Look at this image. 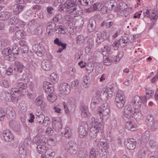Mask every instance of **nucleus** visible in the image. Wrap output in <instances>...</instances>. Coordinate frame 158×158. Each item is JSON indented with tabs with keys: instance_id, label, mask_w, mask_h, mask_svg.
Listing matches in <instances>:
<instances>
[{
	"instance_id": "1",
	"label": "nucleus",
	"mask_w": 158,
	"mask_h": 158,
	"mask_svg": "<svg viewBox=\"0 0 158 158\" xmlns=\"http://www.w3.org/2000/svg\"><path fill=\"white\" fill-rule=\"evenodd\" d=\"M6 113L9 120V126L15 132L19 133L21 131L20 124L15 121L14 120L16 118V113L11 107L8 106L6 109Z\"/></svg>"
},
{
	"instance_id": "2",
	"label": "nucleus",
	"mask_w": 158,
	"mask_h": 158,
	"mask_svg": "<svg viewBox=\"0 0 158 158\" xmlns=\"http://www.w3.org/2000/svg\"><path fill=\"white\" fill-rule=\"evenodd\" d=\"M90 122V124L91 127L89 130V136L91 138H95L96 137L98 132H102L103 125L94 117L91 118Z\"/></svg>"
},
{
	"instance_id": "3",
	"label": "nucleus",
	"mask_w": 158,
	"mask_h": 158,
	"mask_svg": "<svg viewBox=\"0 0 158 158\" xmlns=\"http://www.w3.org/2000/svg\"><path fill=\"white\" fill-rule=\"evenodd\" d=\"M79 3L78 0H68L64 3L66 7L68 9L67 10V13L75 17L76 15H80L82 13V10L79 6L77 5Z\"/></svg>"
},
{
	"instance_id": "4",
	"label": "nucleus",
	"mask_w": 158,
	"mask_h": 158,
	"mask_svg": "<svg viewBox=\"0 0 158 158\" xmlns=\"http://www.w3.org/2000/svg\"><path fill=\"white\" fill-rule=\"evenodd\" d=\"M16 90L12 88L9 92L5 91L3 93V96L5 101L11 102L16 104L18 102V95L16 93Z\"/></svg>"
},
{
	"instance_id": "5",
	"label": "nucleus",
	"mask_w": 158,
	"mask_h": 158,
	"mask_svg": "<svg viewBox=\"0 0 158 158\" xmlns=\"http://www.w3.org/2000/svg\"><path fill=\"white\" fill-rule=\"evenodd\" d=\"M64 149L69 155L73 156L77 153L78 146L75 141L70 140L65 145Z\"/></svg>"
},
{
	"instance_id": "6",
	"label": "nucleus",
	"mask_w": 158,
	"mask_h": 158,
	"mask_svg": "<svg viewBox=\"0 0 158 158\" xmlns=\"http://www.w3.org/2000/svg\"><path fill=\"white\" fill-rule=\"evenodd\" d=\"M144 17H147L150 20L156 21L158 18V13L156 9H145L143 11Z\"/></svg>"
},
{
	"instance_id": "7",
	"label": "nucleus",
	"mask_w": 158,
	"mask_h": 158,
	"mask_svg": "<svg viewBox=\"0 0 158 158\" xmlns=\"http://www.w3.org/2000/svg\"><path fill=\"white\" fill-rule=\"evenodd\" d=\"M52 127L56 131H60L62 128L61 121L59 118H54L52 119Z\"/></svg>"
},
{
	"instance_id": "8",
	"label": "nucleus",
	"mask_w": 158,
	"mask_h": 158,
	"mask_svg": "<svg viewBox=\"0 0 158 158\" xmlns=\"http://www.w3.org/2000/svg\"><path fill=\"white\" fill-rule=\"evenodd\" d=\"M143 97L141 98L138 96H135L134 98V99L131 102V104L134 109H139L141 106L142 102L143 104L146 103H143Z\"/></svg>"
},
{
	"instance_id": "9",
	"label": "nucleus",
	"mask_w": 158,
	"mask_h": 158,
	"mask_svg": "<svg viewBox=\"0 0 158 158\" xmlns=\"http://www.w3.org/2000/svg\"><path fill=\"white\" fill-rule=\"evenodd\" d=\"M98 112L100 114V119H102L103 116L108 115L110 112V110L108 103H105L103 104L98 110Z\"/></svg>"
},
{
	"instance_id": "10",
	"label": "nucleus",
	"mask_w": 158,
	"mask_h": 158,
	"mask_svg": "<svg viewBox=\"0 0 158 158\" xmlns=\"http://www.w3.org/2000/svg\"><path fill=\"white\" fill-rule=\"evenodd\" d=\"M18 88H14L16 91V93L17 94H18V95H24L25 93L26 92L25 90L27 88V84L26 83L23 82H20L18 84Z\"/></svg>"
},
{
	"instance_id": "11",
	"label": "nucleus",
	"mask_w": 158,
	"mask_h": 158,
	"mask_svg": "<svg viewBox=\"0 0 158 158\" xmlns=\"http://www.w3.org/2000/svg\"><path fill=\"white\" fill-rule=\"evenodd\" d=\"M44 99L43 96L41 95L37 97L34 102L35 105L38 106H40L42 110H44L46 106V103L44 102Z\"/></svg>"
},
{
	"instance_id": "12",
	"label": "nucleus",
	"mask_w": 158,
	"mask_h": 158,
	"mask_svg": "<svg viewBox=\"0 0 158 158\" xmlns=\"http://www.w3.org/2000/svg\"><path fill=\"white\" fill-rule=\"evenodd\" d=\"M88 126L86 124L80 126L78 128V131L79 136L82 138L88 134Z\"/></svg>"
},
{
	"instance_id": "13",
	"label": "nucleus",
	"mask_w": 158,
	"mask_h": 158,
	"mask_svg": "<svg viewBox=\"0 0 158 158\" xmlns=\"http://www.w3.org/2000/svg\"><path fill=\"white\" fill-rule=\"evenodd\" d=\"M71 87L69 85L66 83L61 84L60 85L59 90L63 94H68L70 91Z\"/></svg>"
},
{
	"instance_id": "14",
	"label": "nucleus",
	"mask_w": 158,
	"mask_h": 158,
	"mask_svg": "<svg viewBox=\"0 0 158 158\" xmlns=\"http://www.w3.org/2000/svg\"><path fill=\"white\" fill-rule=\"evenodd\" d=\"M104 9V5L102 3H97L94 4L91 6L90 7L87 9L86 11L90 13L94 10L99 11L101 10L102 12V10Z\"/></svg>"
},
{
	"instance_id": "15",
	"label": "nucleus",
	"mask_w": 158,
	"mask_h": 158,
	"mask_svg": "<svg viewBox=\"0 0 158 158\" xmlns=\"http://www.w3.org/2000/svg\"><path fill=\"white\" fill-rule=\"evenodd\" d=\"M3 135L5 140L6 142H11L14 140V137L12 133L8 129L3 131Z\"/></svg>"
},
{
	"instance_id": "16",
	"label": "nucleus",
	"mask_w": 158,
	"mask_h": 158,
	"mask_svg": "<svg viewBox=\"0 0 158 158\" xmlns=\"http://www.w3.org/2000/svg\"><path fill=\"white\" fill-rule=\"evenodd\" d=\"M43 88L45 92L48 94L54 93V89L51 84L47 81L44 83Z\"/></svg>"
},
{
	"instance_id": "17",
	"label": "nucleus",
	"mask_w": 158,
	"mask_h": 158,
	"mask_svg": "<svg viewBox=\"0 0 158 158\" xmlns=\"http://www.w3.org/2000/svg\"><path fill=\"white\" fill-rule=\"evenodd\" d=\"M107 33L104 31L99 32L96 37V43L99 44L102 42L104 40L107 38Z\"/></svg>"
},
{
	"instance_id": "18",
	"label": "nucleus",
	"mask_w": 158,
	"mask_h": 158,
	"mask_svg": "<svg viewBox=\"0 0 158 158\" xmlns=\"http://www.w3.org/2000/svg\"><path fill=\"white\" fill-rule=\"evenodd\" d=\"M32 49L35 53L38 56H41L43 55L44 48L40 44H35L32 47Z\"/></svg>"
},
{
	"instance_id": "19",
	"label": "nucleus",
	"mask_w": 158,
	"mask_h": 158,
	"mask_svg": "<svg viewBox=\"0 0 158 158\" xmlns=\"http://www.w3.org/2000/svg\"><path fill=\"white\" fill-rule=\"evenodd\" d=\"M32 49L35 53L38 56H41L43 55L44 48L40 44H35L32 47Z\"/></svg>"
},
{
	"instance_id": "20",
	"label": "nucleus",
	"mask_w": 158,
	"mask_h": 158,
	"mask_svg": "<svg viewBox=\"0 0 158 158\" xmlns=\"http://www.w3.org/2000/svg\"><path fill=\"white\" fill-rule=\"evenodd\" d=\"M133 113L134 111H133L131 106L127 105L125 106L124 109V114L126 117L130 118L133 115Z\"/></svg>"
},
{
	"instance_id": "21",
	"label": "nucleus",
	"mask_w": 158,
	"mask_h": 158,
	"mask_svg": "<svg viewBox=\"0 0 158 158\" xmlns=\"http://www.w3.org/2000/svg\"><path fill=\"white\" fill-rule=\"evenodd\" d=\"M96 26L95 20L93 19H89L87 24V29L89 32H93L95 29Z\"/></svg>"
},
{
	"instance_id": "22",
	"label": "nucleus",
	"mask_w": 158,
	"mask_h": 158,
	"mask_svg": "<svg viewBox=\"0 0 158 158\" xmlns=\"http://www.w3.org/2000/svg\"><path fill=\"white\" fill-rule=\"evenodd\" d=\"M56 25L53 22H48L47 24L46 31L48 35L51 34V33L53 31H55L56 28Z\"/></svg>"
},
{
	"instance_id": "23",
	"label": "nucleus",
	"mask_w": 158,
	"mask_h": 158,
	"mask_svg": "<svg viewBox=\"0 0 158 158\" xmlns=\"http://www.w3.org/2000/svg\"><path fill=\"white\" fill-rule=\"evenodd\" d=\"M2 52L3 55H5L8 56V59L10 61H13L14 60L15 57L11 56V50L9 48H7L3 49Z\"/></svg>"
},
{
	"instance_id": "24",
	"label": "nucleus",
	"mask_w": 158,
	"mask_h": 158,
	"mask_svg": "<svg viewBox=\"0 0 158 158\" xmlns=\"http://www.w3.org/2000/svg\"><path fill=\"white\" fill-rule=\"evenodd\" d=\"M27 150L26 146L24 144H20L19 147V155L20 157L24 158L27 154Z\"/></svg>"
},
{
	"instance_id": "25",
	"label": "nucleus",
	"mask_w": 158,
	"mask_h": 158,
	"mask_svg": "<svg viewBox=\"0 0 158 158\" xmlns=\"http://www.w3.org/2000/svg\"><path fill=\"white\" fill-rule=\"evenodd\" d=\"M136 145L135 140L133 139H128L126 144L127 148L130 150H134L135 147Z\"/></svg>"
},
{
	"instance_id": "26",
	"label": "nucleus",
	"mask_w": 158,
	"mask_h": 158,
	"mask_svg": "<svg viewBox=\"0 0 158 158\" xmlns=\"http://www.w3.org/2000/svg\"><path fill=\"white\" fill-rule=\"evenodd\" d=\"M101 140V139L100 140V145L98 143H97V147L101 150H102L106 151L109 147V144L106 140H104L103 141Z\"/></svg>"
},
{
	"instance_id": "27",
	"label": "nucleus",
	"mask_w": 158,
	"mask_h": 158,
	"mask_svg": "<svg viewBox=\"0 0 158 158\" xmlns=\"http://www.w3.org/2000/svg\"><path fill=\"white\" fill-rule=\"evenodd\" d=\"M134 113H133L132 117L136 120L139 121L143 118V115L139 109H134Z\"/></svg>"
},
{
	"instance_id": "28",
	"label": "nucleus",
	"mask_w": 158,
	"mask_h": 158,
	"mask_svg": "<svg viewBox=\"0 0 158 158\" xmlns=\"http://www.w3.org/2000/svg\"><path fill=\"white\" fill-rule=\"evenodd\" d=\"M42 68L45 70L48 71L50 70L52 67V64L49 61H43L41 64Z\"/></svg>"
},
{
	"instance_id": "29",
	"label": "nucleus",
	"mask_w": 158,
	"mask_h": 158,
	"mask_svg": "<svg viewBox=\"0 0 158 158\" xmlns=\"http://www.w3.org/2000/svg\"><path fill=\"white\" fill-rule=\"evenodd\" d=\"M24 66L20 62L16 61L15 62V67L14 70L18 73H21Z\"/></svg>"
},
{
	"instance_id": "30",
	"label": "nucleus",
	"mask_w": 158,
	"mask_h": 158,
	"mask_svg": "<svg viewBox=\"0 0 158 158\" xmlns=\"http://www.w3.org/2000/svg\"><path fill=\"white\" fill-rule=\"evenodd\" d=\"M48 148V147L44 145H39L36 147L38 152L40 154H42V155L45 154Z\"/></svg>"
},
{
	"instance_id": "31",
	"label": "nucleus",
	"mask_w": 158,
	"mask_h": 158,
	"mask_svg": "<svg viewBox=\"0 0 158 158\" xmlns=\"http://www.w3.org/2000/svg\"><path fill=\"white\" fill-rule=\"evenodd\" d=\"M80 110L81 112V116L82 117H86L89 114L88 112V108L86 106L84 105H82L80 108Z\"/></svg>"
},
{
	"instance_id": "32",
	"label": "nucleus",
	"mask_w": 158,
	"mask_h": 158,
	"mask_svg": "<svg viewBox=\"0 0 158 158\" xmlns=\"http://www.w3.org/2000/svg\"><path fill=\"white\" fill-rule=\"evenodd\" d=\"M23 6L18 4H15L13 8V11L15 14H18L22 11L23 9Z\"/></svg>"
},
{
	"instance_id": "33",
	"label": "nucleus",
	"mask_w": 158,
	"mask_h": 158,
	"mask_svg": "<svg viewBox=\"0 0 158 158\" xmlns=\"http://www.w3.org/2000/svg\"><path fill=\"white\" fill-rule=\"evenodd\" d=\"M125 100V97L123 92L121 90H118L116 93L115 100Z\"/></svg>"
},
{
	"instance_id": "34",
	"label": "nucleus",
	"mask_w": 158,
	"mask_h": 158,
	"mask_svg": "<svg viewBox=\"0 0 158 158\" xmlns=\"http://www.w3.org/2000/svg\"><path fill=\"white\" fill-rule=\"evenodd\" d=\"M116 3V2L113 0H111L108 1L105 5H104V9H105V11L104 12H107V10H112L111 5L112 4Z\"/></svg>"
},
{
	"instance_id": "35",
	"label": "nucleus",
	"mask_w": 158,
	"mask_h": 158,
	"mask_svg": "<svg viewBox=\"0 0 158 158\" xmlns=\"http://www.w3.org/2000/svg\"><path fill=\"white\" fill-rule=\"evenodd\" d=\"M125 128L126 129L131 131H135L136 129L135 125L133 124L132 122L131 121L127 123Z\"/></svg>"
},
{
	"instance_id": "36",
	"label": "nucleus",
	"mask_w": 158,
	"mask_h": 158,
	"mask_svg": "<svg viewBox=\"0 0 158 158\" xmlns=\"http://www.w3.org/2000/svg\"><path fill=\"white\" fill-rule=\"evenodd\" d=\"M153 92L152 90H146V95L143 97V103H146L147 100L150 98V97L152 95Z\"/></svg>"
},
{
	"instance_id": "37",
	"label": "nucleus",
	"mask_w": 158,
	"mask_h": 158,
	"mask_svg": "<svg viewBox=\"0 0 158 158\" xmlns=\"http://www.w3.org/2000/svg\"><path fill=\"white\" fill-rule=\"evenodd\" d=\"M10 16V13L8 12H2L0 15V19L2 20L8 19Z\"/></svg>"
},
{
	"instance_id": "38",
	"label": "nucleus",
	"mask_w": 158,
	"mask_h": 158,
	"mask_svg": "<svg viewBox=\"0 0 158 158\" xmlns=\"http://www.w3.org/2000/svg\"><path fill=\"white\" fill-rule=\"evenodd\" d=\"M44 155L45 157L47 158H53L55 155V153L52 150L49 149L48 148Z\"/></svg>"
},
{
	"instance_id": "39",
	"label": "nucleus",
	"mask_w": 158,
	"mask_h": 158,
	"mask_svg": "<svg viewBox=\"0 0 158 158\" xmlns=\"http://www.w3.org/2000/svg\"><path fill=\"white\" fill-rule=\"evenodd\" d=\"M36 27V26L33 24L29 26L28 29H27L28 32L32 34H37L38 33V31Z\"/></svg>"
},
{
	"instance_id": "40",
	"label": "nucleus",
	"mask_w": 158,
	"mask_h": 158,
	"mask_svg": "<svg viewBox=\"0 0 158 158\" xmlns=\"http://www.w3.org/2000/svg\"><path fill=\"white\" fill-rule=\"evenodd\" d=\"M98 149L96 148H92L90 151L89 154L90 158H97L98 157Z\"/></svg>"
},
{
	"instance_id": "41",
	"label": "nucleus",
	"mask_w": 158,
	"mask_h": 158,
	"mask_svg": "<svg viewBox=\"0 0 158 158\" xmlns=\"http://www.w3.org/2000/svg\"><path fill=\"white\" fill-rule=\"evenodd\" d=\"M19 111H21L22 113H24L26 111L27 108L26 105L24 102H22L19 103Z\"/></svg>"
},
{
	"instance_id": "42",
	"label": "nucleus",
	"mask_w": 158,
	"mask_h": 158,
	"mask_svg": "<svg viewBox=\"0 0 158 158\" xmlns=\"http://www.w3.org/2000/svg\"><path fill=\"white\" fill-rule=\"evenodd\" d=\"M100 99L97 97H94L92 99L91 106L93 108L95 107L96 105L98 104L100 102Z\"/></svg>"
},
{
	"instance_id": "43",
	"label": "nucleus",
	"mask_w": 158,
	"mask_h": 158,
	"mask_svg": "<svg viewBox=\"0 0 158 158\" xmlns=\"http://www.w3.org/2000/svg\"><path fill=\"white\" fill-rule=\"evenodd\" d=\"M56 33L60 34H65L66 33V30L64 28V27L61 25L57 26L55 30Z\"/></svg>"
},
{
	"instance_id": "44",
	"label": "nucleus",
	"mask_w": 158,
	"mask_h": 158,
	"mask_svg": "<svg viewBox=\"0 0 158 158\" xmlns=\"http://www.w3.org/2000/svg\"><path fill=\"white\" fill-rule=\"evenodd\" d=\"M146 123L149 126H151L153 124V118L151 115H148L146 117Z\"/></svg>"
},
{
	"instance_id": "45",
	"label": "nucleus",
	"mask_w": 158,
	"mask_h": 158,
	"mask_svg": "<svg viewBox=\"0 0 158 158\" xmlns=\"http://www.w3.org/2000/svg\"><path fill=\"white\" fill-rule=\"evenodd\" d=\"M81 5L83 6L90 5L92 4L93 0H78Z\"/></svg>"
},
{
	"instance_id": "46",
	"label": "nucleus",
	"mask_w": 158,
	"mask_h": 158,
	"mask_svg": "<svg viewBox=\"0 0 158 158\" xmlns=\"http://www.w3.org/2000/svg\"><path fill=\"white\" fill-rule=\"evenodd\" d=\"M64 135L67 138H70L71 136V131L70 128L69 127H66L64 128Z\"/></svg>"
},
{
	"instance_id": "47",
	"label": "nucleus",
	"mask_w": 158,
	"mask_h": 158,
	"mask_svg": "<svg viewBox=\"0 0 158 158\" xmlns=\"http://www.w3.org/2000/svg\"><path fill=\"white\" fill-rule=\"evenodd\" d=\"M11 51L12 53L14 54H16L17 55L19 54L18 51H20V50L16 44L14 43L13 44Z\"/></svg>"
},
{
	"instance_id": "48",
	"label": "nucleus",
	"mask_w": 158,
	"mask_h": 158,
	"mask_svg": "<svg viewBox=\"0 0 158 158\" xmlns=\"http://www.w3.org/2000/svg\"><path fill=\"white\" fill-rule=\"evenodd\" d=\"M125 100H115V104L119 108H121L123 107L125 103Z\"/></svg>"
},
{
	"instance_id": "49",
	"label": "nucleus",
	"mask_w": 158,
	"mask_h": 158,
	"mask_svg": "<svg viewBox=\"0 0 158 158\" xmlns=\"http://www.w3.org/2000/svg\"><path fill=\"white\" fill-rule=\"evenodd\" d=\"M105 90L109 97H111L112 96L114 91V89L113 85H110Z\"/></svg>"
},
{
	"instance_id": "50",
	"label": "nucleus",
	"mask_w": 158,
	"mask_h": 158,
	"mask_svg": "<svg viewBox=\"0 0 158 158\" xmlns=\"http://www.w3.org/2000/svg\"><path fill=\"white\" fill-rule=\"evenodd\" d=\"M57 96L53 94H50L48 96L47 99L50 102H54L56 99Z\"/></svg>"
},
{
	"instance_id": "51",
	"label": "nucleus",
	"mask_w": 158,
	"mask_h": 158,
	"mask_svg": "<svg viewBox=\"0 0 158 158\" xmlns=\"http://www.w3.org/2000/svg\"><path fill=\"white\" fill-rule=\"evenodd\" d=\"M76 42L78 44L83 43L85 41V38L82 35L77 36L76 38Z\"/></svg>"
},
{
	"instance_id": "52",
	"label": "nucleus",
	"mask_w": 158,
	"mask_h": 158,
	"mask_svg": "<svg viewBox=\"0 0 158 158\" xmlns=\"http://www.w3.org/2000/svg\"><path fill=\"white\" fill-rule=\"evenodd\" d=\"M62 18V15L60 14H57L53 18V20L55 22L60 23V20Z\"/></svg>"
},
{
	"instance_id": "53",
	"label": "nucleus",
	"mask_w": 158,
	"mask_h": 158,
	"mask_svg": "<svg viewBox=\"0 0 158 158\" xmlns=\"http://www.w3.org/2000/svg\"><path fill=\"white\" fill-rule=\"evenodd\" d=\"M87 42L88 44L87 46L93 48L94 46V39L91 37H88L87 40Z\"/></svg>"
},
{
	"instance_id": "54",
	"label": "nucleus",
	"mask_w": 158,
	"mask_h": 158,
	"mask_svg": "<svg viewBox=\"0 0 158 158\" xmlns=\"http://www.w3.org/2000/svg\"><path fill=\"white\" fill-rule=\"evenodd\" d=\"M117 6L118 8V10H123L126 9L127 7V6L125 3L121 2L119 5H118Z\"/></svg>"
},
{
	"instance_id": "55",
	"label": "nucleus",
	"mask_w": 158,
	"mask_h": 158,
	"mask_svg": "<svg viewBox=\"0 0 158 158\" xmlns=\"http://www.w3.org/2000/svg\"><path fill=\"white\" fill-rule=\"evenodd\" d=\"M50 79L52 81L56 82L58 80V77L56 73H52L50 75Z\"/></svg>"
},
{
	"instance_id": "56",
	"label": "nucleus",
	"mask_w": 158,
	"mask_h": 158,
	"mask_svg": "<svg viewBox=\"0 0 158 158\" xmlns=\"http://www.w3.org/2000/svg\"><path fill=\"white\" fill-rule=\"evenodd\" d=\"M100 96L101 99H106L108 96L106 90H102L100 93Z\"/></svg>"
},
{
	"instance_id": "57",
	"label": "nucleus",
	"mask_w": 158,
	"mask_h": 158,
	"mask_svg": "<svg viewBox=\"0 0 158 158\" xmlns=\"http://www.w3.org/2000/svg\"><path fill=\"white\" fill-rule=\"evenodd\" d=\"M123 55V51H119L118 52L117 55L116 57V58L114 60V62H116L119 61L120 59ZM116 63V62H115Z\"/></svg>"
},
{
	"instance_id": "58",
	"label": "nucleus",
	"mask_w": 158,
	"mask_h": 158,
	"mask_svg": "<svg viewBox=\"0 0 158 158\" xmlns=\"http://www.w3.org/2000/svg\"><path fill=\"white\" fill-rule=\"evenodd\" d=\"M94 65L91 62L89 63L86 66V69L90 72H92L94 69Z\"/></svg>"
},
{
	"instance_id": "59",
	"label": "nucleus",
	"mask_w": 158,
	"mask_h": 158,
	"mask_svg": "<svg viewBox=\"0 0 158 158\" xmlns=\"http://www.w3.org/2000/svg\"><path fill=\"white\" fill-rule=\"evenodd\" d=\"M19 19H18L17 17H13L10 19L9 23L11 25L16 24L18 22Z\"/></svg>"
},
{
	"instance_id": "60",
	"label": "nucleus",
	"mask_w": 158,
	"mask_h": 158,
	"mask_svg": "<svg viewBox=\"0 0 158 158\" xmlns=\"http://www.w3.org/2000/svg\"><path fill=\"white\" fill-rule=\"evenodd\" d=\"M15 36L18 39H21L24 37V34L21 31H16L15 32Z\"/></svg>"
},
{
	"instance_id": "61",
	"label": "nucleus",
	"mask_w": 158,
	"mask_h": 158,
	"mask_svg": "<svg viewBox=\"0 0 158 158\" xmlns=\"http://www.w3.org/2000/svg\"><path fill=\"white\" fill-rule=\"evenodd\" d=\"M39 142L38 144H40V145H42L46 143L48 141V139L45 137H44L41 136V137L39 139Z\"/></svg>"
},
{
	"instance_id": "62",
	"label": "nucleus",
	"mask_w": 158,
	"mask_h": 158,
	"mask_svg": "<svg viewBox=\"0 0 158 158\" xmlns=\"http://www.w3.org/2000/svg\"><path fill=\"white\" fill-rule=\"evenodd\" d=\"M64 19L69 23H71L73 20V18L69 15H64Z\"/></svg>"
},
{
	"instance_id": "63",
	"label": "nucleus",
	"mask_w": 158,
	"mask_h": 158,
	"mask_svg": "<svg viewBox=\"0 0 158 158\" xmlns=\"http://www.w3.org/2000/svg\"><path fill=\"white\" fill-rule=\"evenodd\" d=\"M13 71L11 67H10L7 70H5V71H3L2 73L3 74L5 73L8 75H10L12 74Z\"/></svg>"
},
{
	"instance_id": "64",
	"label": "nucleus",
	"mask_w": 158,
	"mask_h": 158,
	"mask_svg": "<svg viewBox=\"0 0 158 158\" xmlns=\"http://www.w3.org/2000/svg\"><path fill=\"white\" fill-rule=\"evenodd\" d=\"M28 48L27 45L24 46L23 47H19V50L22 53H27L28 52Z\"/></svg>"
}]
</instances>
